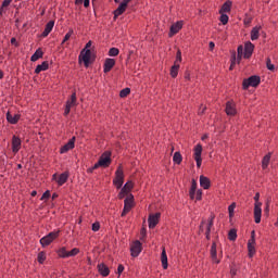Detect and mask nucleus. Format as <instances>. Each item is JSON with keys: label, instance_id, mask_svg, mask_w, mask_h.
Here are the masks:
<instances>
[{"label": "nucleus", "instance_id": "a19ab883", "mask_svg": "<svg viewBox=\"0 0 278 278\" xmlns=\"http://www.w3.org/2000/svg\"><path fill=\"white\" fill-rule=\"evenodd\" d=\"M129 92H131V89L125 88V89H123V90L119 92V97H121L122 99H125V97H127V96L129 94Z\"/></svg>", "mask_w": 278, "mask_h": 278}, {"label": "nucleus", "instance_id": "1a4fd4ad", "mask_svg": "<svg viewBox=\"0 0 278 278\" xmlns=\"http://www.w3.org/2000/svg\"><path fill=\"white\" fill-rule=\"evenodd\" d=\"M130 253L132 257H138L142 253V243L137 240L130 247Z\"/></svg>", "mask_w": 278, "mask_h": 278}, {"label": "nucleus", "instance_id": "c03bdc74", "mask_svg": "<svg viewBox=\"0 0 278 278\" xmlns=\"http://www.w3.org/2000/svg\"><path fill=\"white\" fill-rule=\"evenodd\" d=\"M71 36H73V29H71L63 38L62 45H64V42H67V40H71Z\"/></svg>", "mask_w": 278, "mask_h": 278}, {"label": "nucleus", "instance_id": "7ed1b4c3", "mask_svg": "<svg viewBox=\"0 0 278 278\" xmlns=\"http://www.w3.org/2000/svg\"><path fill=\"white\" fill-rule=\"evenodd\" d=\"M114 186L119 190L123 188V184H125V174L123 173V167L118 166L115 172V179L113 180Z\"/></svg>", "mask_w": 278, "mask_h": 278}, {"label": "nucleus", "instance_id": "13d9d810", "mask_svg": "<svg viewBox=\"0 0 278 278\" xmlns=\"http://www.w3.org/2000/svg\"><path fill=\"white\" fill-rule=\"evenodd\" d=\"M123 270H125V266L118 265V267H117L118 275H121L123 273Z\"/></svg>", "mask_w": 278, "mask_h": 278}, {"label": "nucleus", "instance_id": "dca6fc26", "mask_svg": "<svg viewBox=\"0 0 278 278\" xmlns=\"http://www.w3.org/2000/svg\"><path fill=\"white\" fill-rule=\"evenodd\" d=\"M184 27V22H177L170 26L169 37L173 38L175 34H179V30Z\"/></svg>", "mask_w": 278, "mask_h": 278}, {"label": "nucleus", "instance_id": "2f4dec72", "mask_svg": "<svg viewBox=\"0 0 278 278\" xmlns=\"http://www.w3.org/2000/svg\"><path fill=\"white\" fill-rule=\"evenodd\" d=\"M268 164H270V154H267L263 157L262 168L266 170V168H268Z\"/></svg>", "mask_w": 278, "mask_h": 278}, {"label": "nucleus", "instance_id": "f3484780", "mask_svg": "<svg viewBox=\"0 0 278 278\" xmlns=\"http://www.w3.org/2000/svg\"><path fill=\"white\" fill-rule=\"evenodd\" d=\"M71 149H75V137H73L65 146L61 148L60 153H68Z\"/></svg>", "mask_w": 278, "mask_h": 278}, {"label": "nucleus", "instance_id": "6e6d98bb", "mask_svg": "<svg viewBox=\"0 0 278 278\" xmlns=\"http://www.w3.org/2000/svg\"><path fill=\"white\" fill-rule=\"evenodd\" d=\"M205 110H207V108L201 105L199 111H198V114H205Z\"/></svg>", "mask_w": 278, "mask_h": 278}, {"label": "nucleus", "instance_id": "412c9836", "mask_svg": "<svg viewBox=\"0 0 278 278\" xmlns=\"http://www.w3.org/2000/svg\"><path fill=\"white\" fill-rule=\"evenodd\" d=\"M214 218H215L214 215H211V217L208 218L206 231H205L206 240H210V233H212V228L214 227Z\"/></svg>", "mask_w": 278, "mask_h": 278}, {"label": "nucleus", "instance_id": "2eb2a0df", "mask_svg": "<svg viewBox=\"0 0 278 278\" xmlns=\"http://www.w3.org/2000/svg\"><path fill=\"white\" fill-rule=\"evenodd\" d=\"M114 66H116V60L105 59L104 65H103L104 73H110V71H112V68H114Z\"/></svg>", "mask_w": 278, "mask_h": 278}, {"label": "nucleus", "instance_id": "f03ea898", "mask_svg": "<svg viewBox=\"0 0 278 278\" xmlns=\"http://www.w3.org/2000/svg\"><path fill=\"white\" fill-rule=\"evenodd\" d=\"M56 238H60V230L51 231L47 236L42 237L40 239L41 247H49L53 240H56Z\"/></svg>", "mask_w": 278, "mask_h": 278}, {"label": "nucleus", "instance_id": "e2e57ef3", "mask_svg": "<svg viewBox=\"0 0 278 278\" xmlns=\"http://www.w3.org/2000/svg\"><path fill=\"white\" fill-rule=\"evenodd\" d=\"M255 203H260V193H256L254 197Z\"/></svg>", "mask_w": 278, "mask_h": 278}, {"label": "nucleus", "instance_id": "20e7f679", "mask_svg": "<svg viewBox=\"0 0 278 278\" xmlns=\"http://www.w3.org/2000/svg\"><path fill=\"white\" fill-rule=\"evenodd\" d=\"M77 106V93L73 92L70 100L66 101L64 116L71 114V108Z\"/></svg>", "mask_w": 278, "mask_h": 278}, {"label": "nucleus", "instance_id": "680f3d73", "mask_svg": "<svg viewBox=\"0 0 278 278\" xmlns=\"http://www.w3.org/2000/svg\"><path fill=\"white\" fill-rule=\"evenodd\" d=\"M92 47V41H88L86 43V48H85V51H87L88 49H90Z\"/></svg>", "mask_w": 278, "mask_h": 278}, {"label": "nucleus", "instance_id": "9d476101", "mask_svg": "<svg viewBox=\"0 0 278 278\" xmlns=\"http://www.w3.org/2000/svg\"><path fill=\"white\" fill-rule=\"evenodd\" d=\"M254 220L256 225L262 223V202H255L254 204Z\"/></svg>", "mask_w": 278, "mask_h": 278}, {"label": "nucleus", "instance_id": "a878e982", "mask_svg": "<svg viewBox=\"0 0 278 278\" xmlns=\"http://www.w3.org/2000/svg\"><path fill=\"white\" fill-rule=\"evenodd\" d=\"M211 257H212V262L214 264L220 263V261H218V256H217V252H216V243H213L211 247Z\"/></svg>", "mask_w": 278, "mask_h": 278}, {"label": "nucleus", "instance_id": "c9c22d12", "mask_svg": "<svg viewBox=\"0 0 278 278\" xmlns=\"http://www.w3.org/2000/svg\"><path fill=\"white\" fill-rule=\"evenodd\" d=\"M58 255L59 257H62L63 260H65L66 257H68V251H66V248H61L58 250Z\"/></svg>", "mask_w": 278, "mask_h": 278}, {"label": "nucleus", "instance_id": "a18cd8bd", "mask_svg": "<svg viewBox=\"0 0 278 278\" xmlns=\"http://www.w3.org/2000/svg\"><path fill=\"white\" fill-rule=\"evenodd\" d=\"M45 260H47V256H45V252H40L38 254V262H39V264H42L45 262Z\"/></svg>", "mask_w": 278, "mask_h": 278}, {"label": "nucleus", "instance_id": "473e14b6", "mask_svg": "<svg viewBox=\"0 0 278 278\" xmlns=\"http://www.w3.org/2000/svg\"><path fill=\"white\" fill-rule=\"evenodd\" d=\"M238 238V231L236 229H230L228 232V240L231 242L236 241Z\"/></svg>", "mask_w": 278, "mask_h": 278}, {"label": "nucleus", "instance_id": "49530a36", "mask_svg": "<svg viewBox=\"0 0 278 278\" xmlns=\"http://www.w3.org/2000/svg\"><path fill=\"white\" fill-rule=\"evenodd\" d=\"M236 210V203L228 206L229 216H233V211Z\"/></svg>", "mask_w": 278, "mask_h": 278}, {"label": "nucleus", "instance_id": "bb28decb", "mask_svg": "<svg viewBox=\"0 0 278 278\" xmlns=\"http://www.w3.org/2000/svg\"><path fill=\"white\" fill-rule=\"evenodd\" d=\"M98 270L102 277H108V275H110V268L103 263L98 265Z\"/></svg>", "mask_w": 278, "mask_h": 278}, {"label": "nucleus", "instance_id": "a211bd4d", "mask_svg": "<svg viewBox=\"0 0 278 278\" xmlns=\"http://www.w3.org/2000/svg\"><path fill=\"white\" fill-rule=\"evenodd\" d=\"M21 138L13 136L12 138V152L13 153H18L21 151Z\"/></svg>", "mask_w": 278, "mask_h": 278}, {"label": "nucleus", "instance_id": "37998d69", "mask_svg": "<svg viewBox=\"0 0 278 278\" xmlns=\"http://www.w3.org/2000/svg\"><path fill=\"white\" fill-rule=\"evenodd\" d=\"M174 64H181V50H177L176 61Z\"/></svg>", "mask_w": 278, "mask_h": 278}, {"label": "nucleus", "instance_id": "4be33fe9", "mask_svg": "<svg viewBox=\"0 0 278 278\" xmlns=\"http://www.w3.org/2000/svg\"><path fill=\"white\" fill-rule=\"evenodd\" d=\"M200 186L204 190H210V186H212V182L210 181V178L202 175L200 176Z\"/></svg>", "mask_w": 278, "mask_h": 278}, {"label": "nucleus", "instance_id": "ea45409f", "mask_svg": "<svg viewBox=\"0 0 278 278\" xmlns=\"http://www.w3.org/2000/svg\"><path fill=\"white\" fill-rule=\"evenodd\" d=\"M79 254V249L74 248L72 251L67 252V257H75V255Z\"/></svg>", "mask_w": 278, "mask_h": 278}, {"label": "nucleus", "instance_id": "8fccbe9b", "mask_svg": "<svg viewBox=\"0 0 278 278\" xmlns=\"http://www.w3.org/2000/svg\"><path fill=\"white\" fill-rule=\"evenodd\" d=\"M140 235V240H144L147 238V228H141Z\"/></svg>", "mask_w": 278, "mask_h": 278}, {"label": "nucleus", "instance_id": "4468645a", "mask_svg": "<svg viewBox=\"0 0 278 278\" xmlns=\"http://www.w3.org/2000/svg\"><path fill=\"white\" fill-rule=\"evenodd\" d=\"M92 56V52L90 49H84L79 54V60H83L85 66H88L90 64V58Z\"/></svg>", "mask_w": 278, "mask_h": 278}, {"label": "nucleus", "instance_id": "864d4df0", "mask_svg": "<svg viewBox=\"0 0 278 278\" xmlns=\"http://www.w3.org/2000/svg\"><path fill=\"white\" fill-rule=\"evenodd\" d=\"M203 195V192L201 190H198L195 192V201H201V197Z\"/></svg>", "mask_w": 278, "mask_h": 278}, {"label": "nucleus", "instance_id": "f704fd0d", "mask_svg": "<svg viewBox=\"0 0 278 278\" xmlns=\"http://www.w3.org/2000/svg\"><path fill=\"white\" fill-rule=\"evenodd\" d=\"M184 157L181 156V153L180 152H175L174 153V156H173V162L175 164H181Z\"/></svg>", "mask_w": 278, "mask_h": 278}, {"label": "nucleus", "instance_id": "393cba45", "mask_svg": "<svg viewBox=\"0 0 278 278\" xmlns=\"http://www.w3.org/2000/svg\"><path fill=\"white\" fill-rule=\"evenodd\" d=\"M161 263H162L164 270H166V268H168V256L166 255L165 248H163L162 253H161Z\"/></svg>", "mask_w": 278, "mask_h": 278}, {"label": "nucleus", "instance_id": "de8ad7c7", "mask_svg": "<svg viewBox=\"0 0 278 278\" xmlns=\"http://www.w3.org/2000/svg\"><path fill=\"white\" fill-rule=\"evenodd\" d=\"M129 194L126 190L122 189L121 192L118 193V199H125Z\"/></svg>", "mask_w": 278, "mask_h": 278}, {"label": "nucleus", "instance_id": "cd10ccee", "mask_svg": "<svg viewBox=\"0 0 278 278\" xmlns=\"http://www.w3.org/2000/svg\"><path fill=\"white\" fill-rule=\"evenodd\" d=\"M47 68H49V62L43 61L41 64L37 65L35 73L38 75L42 73V71H47Z\"/></svg>", "mask_w": 278, "mask_h": 278}, {"label": "nucleus", "instance_id": "58836bf2", "mask_svg": "<svg viewBox=\"0 0 278 278\" xmlns=\"http://www.w3.org/2000/svg\"><path fill=\"white\" fill-rule=\"evenodd\" d=\"M220 14H222L219 18L220 23H223L224 25H227V23H229V16L225 13H220Z\"/></svg>", "mask_w": 278, "mask_h": 278}, {"label": "nucleus", "instance_id": "6ab92c4d", "mask_svg": "<svg viewBox=\"0 0 278 278\" xmlns=\"http://www.w3.org/2000/svg\"><path fill=\"white\" fill-rule=\"evenodd\" d=\"M226 114L228 116H236V104L232 101L226 103Z\"/></svg>", "mask_w": 278, "mask_h": 278}, {"label": "nucleus", "instance_id": "603ef678", "mask_svg": "<svg viewBox=\"0 0 278 278\" xmlns=\"http://www.w3.org/2000/svg\"><path fill=\"white\" fill-rule=\"evenodd\" d=\"M237 54L238 55H244V47L239 46L238 49H237Z\"/></svg>", "mask_w": 278, "mask_h": 278}, {"label": "nucleus", "instance_id": "ddd939ff", "mask_svg": "<svg viewBox=\"0 0 278 278\" xmlns=\"http://www.w3.org/2000/svg\"><path fill=\"white\" fill-rule=\"evenodd\" d=\"M160 216H162L160 213L149 215L148 223L150 229H155L157 223H160Z\"/></svg>", "mask_w": 278, "mask_h": 278}, {"label": "nucleus", "instance_id": "39448f33", "mask_svg": "<svg viewBox=\"0 0 278 278\" xmlns=\"http://www.w3.org/2000/svg\"><path fill=\"white\" fill-rule=\"evenodd\" d=\"M70 175L68 172H64L61 175L53 174L52 181H56L58 186H64L68 181Z\"/></svg>", "mask_w": 278, "mask_h": 278}, {"label": "nucleus", "instance_id": "5fc2aeb1", "mask_svg": "<svg viewBox=\"0 0 278 278\" xmlns=\"http://www.w3.org/2000/svg\"><path fill=\"white\" fill-rule=\"evenodd\" d=\"M12 3V0H4L2 2V8H8V5H10Z\"/></svg>", "mask_w": 278, "mask_h": 278}, {"label": "nucleus", "instance_id": "4d7b16f0", "mask_svg": "<svg viewBox=\"0 0 278 278\" xmlns=\"http://www.w3.org/2000/svg\"><path fill=\"white\" fill-rule=\"evenodd\" d=\"M195 194H197V190L190 189L189 191L190 199H194Z\"/></svg>", "mask_w": 278, "mask_h": 278}, {"label": "nucleus", "instance_id": "f257e3e1", "mask_svg": "<svg viewBox=\"0 0 278 278\" xmlns=\"http://www.w3.org/2000/svg\"><path fill=\"white\" fill-rule=\"evenodd\" d=\"M262 81V79L260 78V76H250L249 78L243 80V90H248L250 87L252 88H257V86H260V83Z\"/></svg>", "mask_w": 278, "mask_h": 278}, {"label": "nucleus", "instance_id": "c756f323", "mask_svg": "<svg viewBox=\"0 0 278 278\" xmlns=\"http://www.w3.org/2000/svg\"><path fill=\"white\" fill-rule=\"evenodd\" d=\"M260 38V27L255 26L251 30V40H257Z\"/></svg>", "mask_w": 278, "mask_h": 278}, {"label": "nucleus", "instance_id": "09e8293b", "mask_svg": "<svg viewBox=\"0 0 278 278\" xmlns=\"http://www.w3.org/2000/svg\"><path fill=\"white\" fill-rule=\"evenodd\" d=\"M51 197V191L50 190H47L42 197H41V201H45V199H49Z\"/></svg>", "mask_w": 278, "mask_h": 278}, {"label": "nucleus", "instance_id": "aec40b11", "mask_svg": "<svg viewBox=\"0 0 278 278\" xmlns=\"http://www.w3.org/2000/svg\"><path fill=\"white\" fill-rule=\"evenodd\" d=\"M54 25H55V22H54V21L48 22L47 25H46L45 30H43L42 34H41V36H42L43 38H47V36H49V34H51V31H53Z\"/></svg>", "mask_w": 278, "mask_h": 278}, {"label": "nucleus", "instance_id": "5701e85b", "mask_svg": "<svg viewBox=\"0 0 278 278\" xmlns=\"http://www.w3.org/2000/svg\"><path fill=\"white\" fill-rule=\"evenodd\" d=\"M7 121H8V123H11V125H16V123H18V121H21V115H18V114L12 115L10 112H8Z\"/></svg>", "mask_w": 278, "mask_h": 278}, {"label": "nucleus", "instance_id": "e433bc0d", "mask_svg": "<svg viewBox=\"0 0 278 278\" xmlns=\"http://www.w3.org/2000/svg\"><path fill=\"white\" fill-rule=\"evenodd\" d=\"M118 53H121V51L118 50V48H111L109 50V55L110 58H116V55H118Z\"/></svg>", "mask_w": 278, "mask_h": 278}, {"label": "nucleus", "instance_id": "0e129e2a", "mask_svg": "<svg viewBox=\"0 0 278 278\" xmlns=\"http://www.w3.org/2000/svg\"><path fill=\"white\" fill-rule=\"evenodd\" d=\"M4 8H7V7L1 5V8H0V16H3V13L5 12Z\"/></svg>", "mask_w": 278, "mask_h": 278}, {"label": "nucleus", "instance_id": "79ce46f5", "mask_svg": "<svg viewBox=\"0 0 278 278\" xmlns=\"http://www.w3.org/2000/svg\"><path fill=\"white\" fill-rule=\"evenodd\" d=\"M266 67L268 68V71H275V65L269 58L266 60Z\"/></svg>", "mask_w": 278, "mask_h": 278}, {"label": "nucleus", "instance_id": "0eeeda50", "mask_svg": "<svg viewBox=\"0 0 278 278\" xmlns=\"http://www.w3.org/2000/svg\"><path fill=\"white\" fill-rule=\"evenodd\" d=\"M201 153H203V147L201 144H197L194 147L193 157L195 160L198 168H201V164L203 162V159H201Z\"/></svg>", "mask_w": 278, "mask_h": 278}, {"label": "nucleus", "instance_id": "c85d7f7f", "mask_svg": "<svg viewBox=\"0 0 278 278\" xmlns=\"http://www.w3.org/2000/svg\"><path fill=\"white\" fill-rule=\"evenodd\" d=\"M225 12H231V1H226L220 11H219V14H225Z\"/></svg>", "mask_w": 278, "mask_h": 278}, {"label": "nucleus", "instance_id": "bf43d9fd", "mask_svg": "<svg viewBox=\"0 0 278 278\" xmlns=\"http://www.w3.org/2000/svg\"><path fill=\"white\" fill-rule=\"evenodd\" d=\"M85 8H90V0H83Z\"/></svg>", "mask_w": 278, "mask_h": 278}, {"label": "nucleus", "instance_id": "052dcab7", "mask_svg": "<svg viewBox=\"0 0 278 278\" xmlns=\"http://www.w3.org/2000/svg\"><path fill=\"white\" fill-rule=\"evenodd\" d=\"M191 190H197V181L195 180H192V184H191Z\"/></svg>", "mask_w": 278, "mask_h": 278}, {"label": "nucleus", "instance_id": "774afa93", "mask_svg": "<svg viewBox=\"0 0 278 278\" xmlns=\"http://www.w3.org/2000/svg\"><path fill=\"white\" fill-rule=\"evenodd\" d=\"M99 166H101V164H99V162L97 164H94V166L92 167L93 170H97V168H99Z\"/></svg>", "mask_w": 278, "mask_h": 278}, {"label": "nucleus", "instance_id": "7c9ffc66", "mask_svg": "<svg viewBox=\"0 0 278 278\" xmlns=\"http://www.w3.org/2000/svg\"><path fill=\"white\" fill-rule=\"evenodd\" d=\"M42 50L38 49L36 50V52L31 55L30 60L31 62H38V60H40V58H42Z\"/></svg>", "mask_w": 278, "mask_h": 278}, {"label": "nucleus", "instance_id": "72a5a7b5", "mask_svg": "<svg viewBox=\"0 0 278 278\" xmlns=\"http://www.w3.org/2000/svg\"><path fill=\"white\" fill-rule=\"evenodd\" d=\"M170 75L174 78L177 77V75H179V64L178 63H174V66H172Z\"/></svg>", "mask_w": 278, "mask_h": 278}, {"label": "nucleus", "instance_id": "3c124183", "mask_svg": "<svg viewBox=\"0 0 278 278\" xmlns=\"http://www.w3.org/2000/svg\"><path fill=\"white\" fill-rule=\"evenodd\" d=\"M101 229V225L99 223H93L92 224V231H99Z\"/></svg>", "mask_w": 278, "mask_h": 278}, {"label": "nucleus", "instance_id": "6e6552de", "mask_svg": "<svg viewBox=\"0 0 278 278\" xmlns=\"http://www.w3.org/2000/svg\"><path fill=\"white\" fill-rule=\"evenodd\" d=\"M111 153L110 152H104L101 156L100 160L98 161L100 166H103V168H108V166H110V164H112V157H111Z\"/></svg>", "mask_w": 278, "mask_h": 278}, {"label": "nucleus", "instance_id": "4c0bfd02", "mask_svg": "<svg viewBox=\"0 0 278 278\" xmlns=\"http://www.w3.org/2000/svg\"><path fill=\"white\" fill-rule=\"evenodd\" d=\"M134 188V182L128 181L124 185V187L122 189H124L126 192H131V189Z\"/></svg>", "mask_w": 278, "mask_h": 278}, {"label": "nucleus", "instance_id": "f8f14e48", "mask_svg": "<svg viewBox=\"0 0 278 278\" xmlns=\"http://www.w3.org/2000/svg\"><path fill=\"white\" fill-rule=\"evenodd\" d=\"M254 50H255V46L251 41L245 42L243 58L245 60H249L251 55H253Z\"/></svg>", "mask_w": 278, "mask_h": 278}, {"label": "nucleus", "instance_id": "9b49d317", "mask_svg": "<svg viewBox=\"0 0 278 278\" xmlns=\"http://www.w3.org/2000/svg\"><path fill=\"white\" fill-rule=\"evenodd\" d=\"M248 251L250 257L255 255V230L252 231L251 239L248 242Z\"/></svg>", "mask_w": 278, "mask_h": 278}, {"label": "nucleus", "instance_id": "b1692460", "mask_svg": "<svg viewBox=\"0 0 278 278\" xmlns=\"http://www.w3.org/2000/svg\"><path fill=\"white\" fill-rule=\"evenodd\" d=\"M127 5H129V3L123 0L122 3L118 5V8L114 12L115 16H121L125 12V10H127Z\"/></svg>", "mask_w": 278, "mask_h": 278}, {"label": "nucleus", "instance_id": "69168bd1", "mask_svg": "<svg viewBox=\"0 0 278 278\" xmlns=\"http://www.w3.org/2000/svg\"><path fill=\"white\" fill-rule=\"evenodd\" d=\"M208 47H210V49L212 50V49H214V47H216V45L214 43V41H211V42L208 43Z\"/></svg>", "mask_w": 278, "mask_h": 278}, {"label": "nucleus", "instance_id": "423d86ee", "mask_svg": "<svg viewBox=\"0 0 278 278\" xmlns=\"http://www.w3.org/2000/svg\"><path fill=\"white\" fill-rule=\"evenodd\" d=\"M131 207H134V195L130 194L124 200V210L122 212V216H127V214L131 212Z\"/></svg>", "mask_w": 278, "mask_h": 278}, {"label": "nucleus", "instance_id": "338daca9", "mask_svg": "<svg viewBox=\"0 0 278 278\" xmlns=\"http://www.w3.org/2000/svg\"><path fill=\"white\" fill-rule=\"evenodd\" d=\"M11 45H15V46L17 45V43H16V38L13 37V38L11 39Z\"/></svg>", "mask_w": 278, "mask_h": 278}]
</instances>
